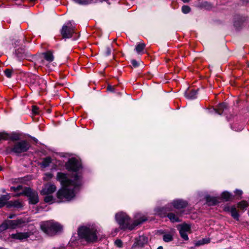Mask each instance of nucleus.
<instances>
[{"mask_svg": "<svg viewBox=\"0 0 249 249\" xmlns=\"http://www.w3.org/2000/svg\"><path fill=\"white\" fill-rule=\"evenodd\" d=\"M221 197L226 201L231 200L233 199L232 196L228 192H224L221 194Z\"/></svg>", "mask_w": 249, "mask_h": 249, "instance_id": "nucleus-17", "label": "nucleus"}, {"mask_svg": "<svg viewBox=\"0 0 249 249\" xmlns=\"http://www.w3.org/2000/svg\"><path fill=\"white\" fill-rule=\"evenodd\" d=\"M45 59L49 62H52L53 60V56L50 52H47L43 54Z\"/></svg>", "mask_w": 249, "mask_h": 249, "instance_id": "nucleus-18", "label": "nucleus"}, {"mask_svg": "<svg viewBox=\"0 0 249 249\" xmlns=\"http://www.w3.org/2000/svg\"><path fill=\"white\" fill-rule=\"evenodd\" d=\"M210 241L211 240L209 238H205L198 241L196 243V245L201 246L204 244H208L210 242Z\"/></svg>", "mask_w": 249, "mask_h": 249, "instance_id": "nucleus-22", "label": "nucleus"}, {"mask_svg": "<svg viewBox=\"0 0 249 249\" xmlns=\"http://www.w3.org/2000/svg\"><path fill=\"white\" fill-rule=\"evenodd\" d=\"M78 234L88 242H94L97 238V228L95 225H89L80 227Z\"/></svg>", "mask_w": 249, "mask_h": 249, "instance_id": "nucleus-3", "label": "nucleus"}, {"mask_svg": "<svg viewBox=\"0 0 249 249\" xmlns=\"http://www.w3.org/2000/svg\"><path fill=\"white\" fill-rule=\"evenodd\" d=\"M186 91H185V93H184V95H185V96L186 95Z\"/></svg>", "mask_w": 249, "mask_h": 249, "instance_id": "nucleus-51", "label": "nucleus"}, {"mask_svg": "<svg viewBox=\"0 0 249 249\" xmlns=\"http://www.w3.org/2000/svg\"><path fill=\"white\" fill-rule=\"evenodd\" d=\"M76 3L80 4H86L89 3L88 0H73Z\"/></svg>", "mask_w": 249, "mask_h": 249, "instance_id": "nucleus-33", "label": "nucleus"}, {"mask_svg": "<svg viewBox=\"0 0 249 249\" xmlns=\"http://www.w3.org/2000/svg\"><path fill=\"white\" fill-rule=\"evenodd\" d=\"M15 214H10L9 216H8V218H10V219H12L13 218H14L15 217Z\"/></svg>", "mask_w": 249, "mask_h": 249, "instance_id": "nucleus-44", "label": "nucleus"}, {"mask_svg": "<svg viewBox=\"0 0 249 249\" xmlns=\"http://www.w3.org/2000/svg\"><path fill=\"white\" fill-rule=\"evenodd\" d=\"M74 32V26L71 21L64 24L61 30V35L64 38L71 37Z\"/></svg>", "mask_w": 249, "mask_h": 249, "instance_id": "nucleus-8", "label": "nucleus"}, {"mask_svg": "<svg viewBox=\"0 0 249 249\" xmlns=\"http://www.w3.org/2000/svg\"><path fill=\"white\" fill-rule=\"evenodd\" d=\"M25 195L27 196L29 199V202L32 204H35L38 201V197L37 193L30 188H26L21 192L16 194V196Z\"/></svg>", "mask_w": 249, "mask_h": 249, "instance_id": "nucleus-6", "label": "nucleus"}, {"mask_svg": "<svg viewBox=\"0 0 249 249\" xmlns=\"http://www.w3.org/2000/svg\"><path fill=\"white\" fill-rule=\"evenodd\" d=\"M111 53V50L110 49H107V55H109Z\"/></svg>", "mask_w": 249, "mask_h": 249, "instance_id": "nucleus-45", "label": "nucleus"}, {"mask_svg": "<svg viewBox=\"0 0 249 249\" xmlns=\"http://www.w3.org/2000/svg\"><path fill=\"white\" fill-rule=\"evenodd\" d=\"M65 166L68 170L72 172V176L70 178L66 174L61 172L57 174L56 179L62 185L57 193V197L60 202L74 199L83 183L81 161L76 158H71Z\"/></svg>", "mask_w": 249, "mask_h": 249, "instance_id": "nucleus-1", "label": "nucleus"}, {"mask_svg": "<svg viewBox=\"0 0 249 249\" xmlns=\"http://www.w3.org/2000/svg\"><path fill=\"white\" fill-rule=\"evenodd\" d=\"M226 108H227V105L226 104V103H223L220 104L218 105L217 108L216 109V112L218 114H221L222 113L224 109Z\"/></svg>", "mask_w": 249, "mask_h": 249, "instance_id": "nucleus-20", "label": "nucleus"}, {"mask_svg": "<svg viewBox=\"0 0 249 249\" xmlns=\"http://www.w3.org/2000/svg\"><path fill=\"white\" fill-rule=\"evenodd\" d=\"M33 233L31 231L26 232H17L16 233L12 234L10 237L14 239L19 240L22 241L30 237Z\"/></svg>", "mask_w": 249, "mask_h": 249, "instance_id": "nucleus-12", "label": "nucleus"}, {"mask_svg": "<svg viewBox=\"0 0 249 249\" xmlns=\"http://www.w3.org/2000/svg\"><path fill=\"white\" fill-rule=\"evenodd\" d=\"M144 47L145 44L144 43H139L136 46V51L137 53H140L143 51Z\"/></svg>", "mask_w": 249, "mask_h": 249, "instance_id": "nucleus-24", "label": "nucleus"}, {"mask_svg": "<svg viewBox=\"0 0 249 249\" xmlns=\"http://www.w3.org/2000/svg\"><path fill=\"white\" fill-rule=\"evenodd\" d=\"M51 162V159L50 157H47L43 160L41 163V166L43 167H46L49 166Z\"/></svg>", "mask_w": 249, "mask_h": 249, "instance_id": "nucleus-25", "label": "nucleus"}, {"mask_svg": "<svg viewBox=\"0 0 249 249\" xmlns=\"http://www.w3.org/2000/svg\"><path fill=\"white\" fill-rule=\"evenodd\" d=\"M115 244L117 247L121 248L122 247L123 243L121 240L117 239L115 241Z\"/></svg>", "mask_w": 249, "mask_h": 249, "instance_id": "nucleus-35", "label": "nucleus"}, {"mask_svg": "<svg viewBox=\"0 0 249 249\" xmlns=\"http://www.w3.org/2000/svg\"><path fill=\"white\" fill-rule=\"evenodd\" d=\"M206 200L209 205H215L218 202L216 198L210 196L206 197Z\"/></svg>", "mask_w": 249, "mask_h": 249, "instance_id": "nucleus-19", "label": "nucleus"}, {"mask_svg": "<svg viewBox=\"0 0 249 249\" xmlns=\"http://www.w3.org/2000/svg\"><path fill=\"white\" fill-rule=\"evenodd\" d=\"M7 207L20 209L23 207V204L18 200L10 201L7 203Z\"/></svg>", "mask_w": 249, "mask_h": 249, "instance_id": "nucleus-15", "label": "nucleus"}, {"mask_svg": "<svg viewBox=\"0 0 249 249\" xmlns=\"http://www.w3.org/2000/svg\"><path fill=\"white\" fill-rule=\"evenodd\" d=\"M187 228H188V233H190L191 232L190 230L191 229V226L190 225L188 224Z\"/></svg>", "mask_w": 249, "mask_h": 249, "instance_id": "nucleus-42", "label": "nucleus"}, {"mask_svg": "<svg viewBox=\"0 0 249 249\" xmlns=\"http://www.w3.org/2000/svg\"><path fill=\"white\" fill-rule=\"evenodd\" d=\"M177 229L179 231L180 236L185 240H187V224L183 223L178 225Z\"/></svg>", "mask_w": 249, "mask_h": 249, "instance_id": "nucleus-14", "label": "nucleus"}, {"mask_svg": "<svg viewBox=\"0 0 249 249\" xmlns=\"http://www.w3.org/2000/svg\"><path fill=\"white\" fill-rule=\"evenodd\" d=\"M53 177V175L51 173H48L44 174L43 179L45 181H48L51 179Z\"/></svg>", "mask_w": 249, "mask_h": 249, "instance_id": "nucleus-30", "label": "nucleus"}, {"mask_svg": "<svg viewBox=\"0 0 249 249\" xmlns=\"http://www.w3.org/2000/svg\"><path fill=\"white\" fill-rule=\"evenodd\" d=\"M21 188H22L21 186L19 185L17 188L13 187H11V190L14 191L15 192H17V191L20 190L21 189Z\"/></svg>", "mask_w": 249, "mask_h": 249, "instance_id": "nucleus-37", "label": "nucleus"}, {"mask_svg": "<svg viewBox=\"0 0 249 249\" xmlns=\"http://www.w3.org/2000/svg\"><path fill=\"white\" fill-rule=\"evenodd\" d=\"M115 218L121 229L129 230H133L136 226L146 220L145 217L138 214L135 216V220L132 221L125 213L123 212L116 213Z\"/></svg>", "mask_w": 249, "mask_h": 249, "instance_id": "nucleus-2", "label": "nucleus"}, {"mask_svg": "<svg viewBox=\"0 0 249 249\" xmlns=\"http://www.w3.org/2000/svg\"><path fill=\"white\" fill-rule=\"evenodd\" d=\"M2 170V168L0 166V171H1Z\"/></svg>", "mask_w": 249, "mask_h": 249, "instance_id": "nucleus-50", "label": "nucleus"}, {"mask_svg": "<svg viewBox=\"0 0 249 249\" xmlns=\"http://www.w3.org/2000/svg\"><path fill=\"white\" fill-rule=\"evenodd\" d=\"M231 216L235 219L238 220L239 218V214L235 207H232L231 208Z\"/></svg>", "mask_w": 249, "mask_h": 249, "instance_id": "nucleus-21", "label": "nucleus"}, {"mask_svg": "<svg viewBox=\"0 0 249 249\" xmlns=\"http://www.w3.org/2000/svg\"><path fill=\"white\" fill-rule=\"evenodd\" d=\"M0 249H6L5 248L0 247Z\"/></svg>", "mask_w": 249, "mask_h": 249, "instance_id": "nucleus-49", "label": "nucleus"}, {"mask_svg": "<svg viewBox=\"0 0 249 249\" xmlns=\"http://www.w3.org/2000/svg\"><path fill=\"white\" fill-rule=\"evenodd\" d=\"M157 249H163L162 247L160 246V247H159L157 248Z\"/></svg>", "mask_w": 249, "mask_h": 249, "instance_id": "nucleus-46", "label": "nucleus"}, {"mask_svg": "<svg viewBox=\"0 0 249 249\" xmlns=\"http://www.w3.org/2000/svg\"><path fill=\"white\" fill-rule=\"evenodd\" d=\"M112 89H113V88H112L111 86H108L107 87V90H110V91H111V90H112Z\"/></svg>", "mask_w": 249, "mask_h": 249, "instance_id": "nucleus-43", "label": "nucleus"}, {"mask_svg": "<svg viewBox=\"0 0 249 249\" xmlns=\"http://www.w3.org/2000/svg\"><path fill=\"white\" fill-rule=\"evenodd\" d=\"M24 222V221L22 219H19L15 220H6L3 222V224L5 225V230L8 229H15Z\"/></svg>", "mask_w": 249, "mask_h": 249, "instance_id": "nucleus-9", "label": "nucleus"}, {"mask_svg": "<svg viewBox=\"0 0 249 249\" xmlns=\"http://www.w3.org/2000/svg\"><path fill=\"white\" fill-rule=\"evenodd\" d=\"M248 206V203L245 201H242L238 203V207L241 210H244Z\"/></svg>", "mask_w": 249, "mask_h": 249, "instance_id": "nucleus-27", "label": "nucleus"}, {"mask_svg": "<svg viewBox=\"0 0 249 249\" xmlns=\"http://www.w3.org/2000/svg\"><path fill=\"white\" fill-rule=\"evenodd\" d=\"M9 140H11L13 141H18L20 139L19 134L16 133H12L9 134Z\"/></svg>", "mask_w": 249, "mask_h": 249, "instance_id": "nucleus-23", "label": "nucleus"}, {"mask_svg": "<svg viewBox=\"0 0 249 249\" xmlns=\"http://www.w3.org/2000/svg\"><path fill=\"white\" fill-rule=\"evenodd\" d=\"M182 1H183L184 2H187V0H181Z\"/></svg>", "mask_w": 249, "mask_h": 249, "instance_id": "nucleus-47", "label": "nucleus"}, {"mask_svg": "<svg viewBox=\"0 0 249 249\" xmlns=\"http://www.w3.org/2000/svg\"><path fill=\"white\" fill-rule=\"evenodd\" d=\"M41 230L49 236H53L61 231L62 226L54 220L42 222L40 223Z\"/></svg>", "mask_w": 249, "mask_h": 249, "instance_id": "nucleus-4", "label": "nucleus"}, {"mask_svg": "<svg viewBox=\"0 0 249 249\" xmlns=\"http://www.w3.org/2000/svg\"><path fill=\"white\" fill-rule=\"evenodd\" d=\"M173 236L170 233L165 234L163 236V240L166 242H169L173 240Z\"/></svg>", "mask_w": 249, "mask_h": 249, "instance_id": "nucleus-26", "label": "nucleus"}, {"mask_svg": "<svg viewBox=\"0 0 249 249\" xmlns=\"http://www.w3.org/2000/svg\"><path fill=\"white\" fill-rule=\"evenodd\" d=\"M190 8L188 7V9H187V10H188V13L190 11Z\"/></svg>", "mask_w": 249, "mask_h": 249, "instance_id": "nucleus-48", "label": "nucleus"}, {"mask_svg": "<svg viewBox=\"0 0 249 249\" xmlns=\"http://www.w3.org/2000/svg\"><path fill=\"white\" fill-rule=\"evenodd\" d=\"M30 82L35 86L39 87V89H43L46 86V81L38 76L33 75L31 78Z\"/></svg>", "mask_w": 249, "mask_h": 249, "instance_id": "nucleus-10", "label": "nucleus"}, {"mask_svg": "<svg viewBox=\"0 0 249 249\" xmlns=\"http://www.w3.org/2000/svg\"><path fill=\"white\" fill-rule=\"evenodd\" d=\"M185 206V202L180 199L174 200L172 203L168 204L166 207H157L155 209V213L161 217L165 216L166 212L171 210L173 206L176 209H180Z\"/></svg>", "mask_w": 249, "mask_h": 249, "instance_id": "nucleus-5", "label": "nucleus"}, {"mask_svg": "<svg viewBox=\"0 0 249 249\" xmlns=\"http://www.w3.org/2000/svg\"><path fill=\"white\" fill-rule=\"evenodd\" d=\"M235 193L237 196H241L242 195L243 192L241 190H236L235 192Z\"/></svg>", "mask_w": 249, "mask_h": 249, "instance_id": "nucleus-40", "label": "nucleus"}, {"mask_svg": "<svg viewBox=\"0 0 249 249\" xmlns=\"http://www.w3.org/2000/svg\"><path fill=\"white\" fill-rule=\"evenodd\" d=\"M46 196L44 197V200L45 202L47 203H53V196L51 195H46Z\"/></svg>", "mask_w": 249, "mask_h": 249, "instance_id": "nucleus-29", "label": "nucleus"}, {"mask_svg": "<svg viewBox=\"0 0 249 249\" xmlns=\"http://www.w3.org/2000/svg\"><path fill=\"white\" fill-rule=\"evenodd\" d=\"M182 12L184 14H186L187 13V6L184 5V6H182Z\"/></svg>", "mask_w": 249, "mask_h": 249, "instance_id": "nucleus-41", "label": "nucleus"}, {"mask_svg": "<svg viewBox=\"0 0 249 249\" xmlns=\"http://www.w3.org/2000/svg\"><path fill=\"white\" fill-rule=\"evenodd\" d=\"M148 242V239L144 236H140L136 239V241L133 244L132 248L134 249L136 247H142Z\"/></svg>", "mask_w": 249, "mask_h": 249, "instance_id": "nucleus-13", "label": "nucleus"}, {"mask_svg": "<svg viewBox=\"0 0 249 249\" xmlns=\"http://www.w3.org/2000/svg\"><path fill=\"white\" fill-rule=\"evenodd\" d=\"M38 109L37 107H36L33 106V108H32L33 113L34 114H38Z\"/></svg>", "mask_w": 249, "mask_h": 249, "instance_id": "nucleus-36", "label": "nucleus"}, {"mask_svg": "<svg viewBox=\"0 0 249 249\" xmlns=\"http://www.w3.org/2000/svg\"><path fill=\"white\" fill-rule=\"evenodd\" d=\"M9 134L5 132L0 133V141L9 140Z\"/></svg>", "mask_w": 249, "mask_h": 249, "instance_id": "nucleus-28", "label": "nucleus"}, {"mask_svg": "<svg viewBox=\"0 0 249 249\" xmlns=\"http://www.w3.org/2000/svg\"><path fill=\"white\" fill-rule=\"evenodd\" d=\"M131 63L135 67H138L139 65L138 62L135 60H132L131 61Z\"/></svg>", "mask_w": 249, "mask_h": 249, "instance_id": "nucleus-39", "label": "nucleus"}, {"mask_svg": "<svg viewBox=\"0 0 249 249\" xmlns=\"http://www.w3.org/2000/svg\"><path fill=\"white\" fill-rule=\"evenodd\" d=\"M167 217L172 222H179L180 221L178 214H175L174 213H170L167 214Z\"/></svg>", "mask_w": 249, "mask_h": 249, "instance_id": "nucleus-16", "label": "nucleus"}, {"mask_svg": "<svg viewBox=\"0 0 249 249\" xmlns=\"http://www.w3.org/2000/svg\"><path fill=\"white\" fill-rule=\"evenodd\" d=\"M56 190V186L51 182H48L44 185L41 191L42 195H51Z\"/></svg>", "mask_w": 249, "mask_h": 249, "instance_id": "nucleus-11", "label": "nucleus"}, {"mask_svg": "<svg viewBox=\"0 0 249 249\" xmlns=\"http://www.w3.org/2000/svg\"><path fill=\"white\" fill-rule=\"evenodd\" d=\"M30 147V144L26 141H21L15 143L12 151L15 153H20L27 151Z\"/></svg>", "mask_w": 249, "mask_h": 249, "instance_id": "nucleus-7", "label": "nucleus"}, {"mask_svg": "<svg viewBox=\"0 0 249 249\" xmlns=\"http://www.w3.org/2000/svg\"><path fill=\"white\" fill-rule=\"evenodd\" d=\"M196 91L193 89H191L189 95H188V98L194 99L196 97Z\"/></svg>", "mask_w": 249, "mask_h": 249, "instance_id": "nucleus-31", "label": "nucleus"}, {"mask_svg": "<svg viewBox=\"0 0 249 249\" xmlns=\"http://www.w3.org/2000/svg\"><path fill=\"white\" fill-rule=\"evenodd\" d=\"M7 199L5 196H3L0 198V208L4 206Z\"/></svg>", "mask_w": 249, "mask_h": 249, "instance_id": "nucleus-32", "label": "nucleus"}, {"mask_svg": "<svg viewBox=\"0 0 249 249\" xmlns=\"http://www.w3.org/2000/svg\"><path fill=\"white\" fill-rule=\"evenodd\" d=\"M4 73L8 78H10L12 76V71L9 69H6L4 71Z\"/></svg>", "mask_w": 249, "mask_h": 249, "instance_id": "nucleus-34", "label": "nucleus"}, {"mask_svg": "<svg viewBox=\"0 0 249 249\" xmlns=\"http://www.w3.org/2000/svg\"><path fill=\"white\" fill-rule=\"evenodd\" d=\"M4 225H5L3 224V223L1 225H0V233L6 230L5 228V227H4Z\"/></svg>", "mask_w": 249, "mask_h": 249, "instance_id": "nucleus-38", "label": "nucleus"}]
</instances>
